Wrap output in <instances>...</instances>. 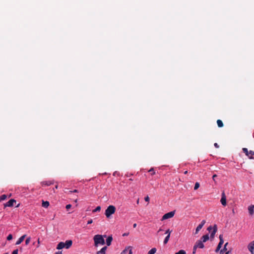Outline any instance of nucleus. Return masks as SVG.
<instances>
[{
    "instance_id": "obj_26",
    "label": "nucleus",
    "mask_w": 254,
    "mask_h": 254,
    "mask_svg": "<svg viewBox=\"0 0 254 254\" xmlns=\"http://www.w3.org/2000/svg\"><path fill=\"white\" fill-rule=\"evenodd\" d=\"M101 210V207L100 206H97L95 209L93 210V212H96L97 211H99Z\"/></svg>"
},
{
    "instance_id": "obj_18",
    "label": "nucleus",
    "mask_w": 254,
    "mask_h": 254,
    "mask_svg": "<svg viewBox=\"0 0 254 254\" xmlns=\"http://www.w3.org/2000/svg\"><path fill=\"white\" fill-rule=\"evenodd\" d=\"M209 239V236H208V234H206V235H203L201 238V240L202 242H206L207 240H208Z\"/></svg>"
},
{
    "instance_id": "obj_34",
    "label": "nucleus",
    "mask_w": 254,
    "mask_h": 254,
    "mask_svg": "<svg viewBox=\"0 0 254 254\" xmlns=\"http://www.w3.org/2000/svg\"><path fill=\"white\" fill-rule=\"evenodd\" d=\"M18 250L16 249L13 251L12 254H18Z\"/></svg>"
},
{
    "instance_id": "obj_47",
    "label": "nucleus",
    "mask_w": 254,
    "mask_h": 254,
    "mask_svg": "<svg viewBox=\"0 0 254 254\" xmlns=\"http://www.w3.org/2000/svg\"><path fill=\"white\" fill-rule=\"evenodd\" d=\"M227 245H228V243H226L225 244V245H224V249H226V246H227Z\"/></svg>"
},
{
    "instance_id": "obj_35",
    "label": "nucleus",
    "mask_w": 254,
    "mask_h": 254,
    "mask_svg": "<svg viewBox=\"0 0 254 254\" xmlns=\"http://www.w3.org/2000/svg\"><path fill=\"white\" fill-rule=\"evenodd\" d=\"M78 191L77 190H70L69 191V193H72V192H78Z\"/></svg>"
},
{
    "instance_id": "obj_31",
    "label": "nucleus",
    "mask_w": 254,
    "mask_h": 254,
    "mask_svg": "<svg viewBox=\"0 0 254 254\" xmlns=\"http://www.w3.org/2000/svg\"><path fill=\"white\" fill-rule=\"evenodd\" d=\"M12 239V235L11 234H9L8 235L7 237V240L8 241H10L11 240V239Z\"/></svg>"
},
{
    "instance_id": "obj_44",
    "label": "nucleus",
    "mask_w": 254,
    "mask_h": 254,
    "mask_svg": "<svg viewBox=\"0 0 254 254\" xmlns=\"http://www.w3.org/2000/svg\"><path fill=\"white\" fill-rule=\"evenodd\" d=\"M39 244H40V240L39 239H38V245L37 246V247H39Z\"/></svg>"
},
{
    "instance_id": "obj_22",
    "label": "nucleus",
    "mask_w": 254,
    "mask_h": 254,
    "mask_svg": "<svg viewBox=\"0 0 254 254\" xmlns=\"http://www.w3.org/2000/svg\"><path fill=\"white\" fill-rule=\"evenodd\" d=\"M219 240H220V242L219 243V244H220L221 245H222L224 243V240H223V235H220L219 236Z\"/></svg>"
},
{
    "instance_id": "obj_20",
    "label": "nucleus",
    "mask_w": 254,
    "mask_h": 254,
    "mask_svg": "<svg viewBox=\"0 0 254 254\" xmlns=\"http://www.w3.org/2000/svg\"><path fill=\"white\" fill-rule=\"evenodd\" d=\"M217 124L218 127H223V123L222 121L220 120H218L217 121Z\"/></svg>"
},
{
    "instance_id": "obj_25",
    "label": "nucleus",
    "mask_w": 254,
    "mask_h": 254,
    "mask_svg": "<svg viewBox=\"0 0 254 254\" xmlns=\"http://www.w3.org/2000/svg\"><path fill=\"white\" fill-rule=\"evenodd\" d=\"M199 186H200V185H199V183L196 182V183L195 184L194 187V190H196L197 189H198V188L199 187Z\"/></svg>"
},
{
    "instance_id": "obj_29",
    "label": "nucleus",
    "mask_w": 254,
    "mask_h": 254,
    "mask_svg": "<svg viewBox=\"0 0 254 254\" xmlns=\"http://www.w3.org/2000/svg\"><path fill=\"white\" fill-rule=\"evenodd\" d=\"M149 172L151 173V175H153L155 174V172L154 171V170L153 168H151L149 171Z\"/></svg>"
},
{
    "instance_id": "obj_12",
    "label": "nucleus",
    "mask_w": 254,
    "mask_h": 254,
    "mask_svg": "<svg viewBox=\"0 0 254 254\" xmlns=\"http://www.w3.org/2000/svg\"><path fill=\"white\" fill-rule=\"evenodd\" d=\"M43 186H49L54 184L53 181H43L41 183Z\"/></svg>"
},
{
    "instance_id": "obj_6",
    "label": "nucleus",
    "mask_w": 254,
    "mask_h": 254,
    "mask_svg": "<svg viewBox=\"0 0 254 254\" xmlns=\"http://www.w3.org/2000/svg\"><path fill=\"white\" fill-rule=\"evenodd\" d=\"M16 202V200L14 199H10L7 203L4 204V207H12L14 205V203Z\"/></svg>"
},
{
    "instance_id": "obj_52",
    "label": "nucleus",
    "mask_w": 254,
    "mask_h": 254,
    "mask_svg": "<svg viewBox=\"0 0 254 254\" xmlns=\"http://www.w3.org/2000/svg\"><path fill=\"white\" fill-rule=\"evenodd\" d=\"M188 173V171H186L185 172H184V174H187Z\"/></svg>"
},
{
    "instance_id": "obj_8",
    "label": "nucleus",
    "mask_w": 254,
    "mask_h": 254,
    "mask_svg": "<svg viewBox=\"0 0 254 254\" xmlns=\"http://www.w3.org/2000/svg\"><path fill=\"white\" fill-rule=\"evenodd\" d=\"M205 220H203L201 221V223L198 225L195 230V234H196L200 231V230L202 228L203 225L205 224Z\"/></svg>"
},
{
    "instance_id": "obj_15",
    "label": "nucleus",
    "mask_w": 254,
    "mask_h": 254,
    "mask_svg": "<svg viewBox=\"0 0 254 254\" xmlns=\"http://www.w3.org/2000/svg\"><path fill=\"white\" fill-rule=\"evenodd\" d=\"M113 240V238L112 236H109L107 237L106 242V244L108 246H110L111 245L112 241Z\"/></svg>"
},
{
    "instance_id": "obj_27",
    "label": "nucleus",
    "mask_w": 254,
    "mask_h": 254,
    "mask_svg": "<svg viewBox=\"0 0 254 254\" xmlns=\"http://www.w3.org/2000/svg\"><path fill=\"white\" fill-rule=\"evenodd\" d=\"M175 254H186V253L184 250H180L178 252L176 253Z\"/></svg>"
},
{
    "instance_id": "obj_4",
    "label": "nucleus",
    "mask_w": 254,
    "mask_h": 254,
    "mask_svg": "<svg viewBox=\"0 0 254 254\" xmlns=\"http://www.w3.org/2000/svg\"><path fill=\"white\" fill-rule=\"evenodd\" d=\"M175 213V211H170L168 213H167L163 216L161 220H164L168 219L169 218H172L174 216Z\"/></svg>"
},
{
    "instance_id": "obj_11",
    "label": "nucleus",
    "mask_w": 254,
    "mask_h": 254,
    "mask_svg": "<svg viewBox=\"0 0 254 254\" xmlns=\"http://www.w3.org/2000/svg\"><path fill=\"white\" fill-rule=\"evenodd\" d=\"M72 244V241L71 240H67L64 243V247L65 249H69Z\"/></svg>"
},
{
    "instance_id": "obj_13",
    "label": "nucleus",
    "mask_w": 254,
    "mask_h": 254,
    "mask_svg": "<svg viewBox=\"0 0 254 254\" xmlns=\"http://www.w3.org/2000/svg\"><path fill=\"white\" fill-rule=\"evenodd\" d=\"M107 249V247L105 246L103 247L100 251L96 253V254H106V252Z\"/></svg>"
},
{
    "instance_id": "obj_3",
    "label": "nucleus",
    "mask_w": 254,
    "mask_h": 254,
    "mask_svg": "<svg viewBox=\"0 0 254 254\" xmlns=\"http://www.w3.org/2000/svg\"><path fill=\"white\" fill-rule=\"evenodd\" d=\"M242 150L244 153H245L246 155L248 157V158L250 159H254L253 156L254 155V151L250 150L248 151V149L246 148H243Z\"/></svg>"
},
{
    "instance_id": "obj_7",
    "label": "nucleus",
    "mask_w": 254,
    "mask_h": 254,
    "mask_svg": "<svg viewBox=\"0 0 254 254\" xmlns=\"http://www.w3.org/2000/svg\"><path fill=\"white\" fill-rule=\"evenodd\" d=\"M248 249L252 254H254V241L248 245Z\"/></svg>"
},
{
    "instance_id": "obj_48",
    "label": "nucleus",
    "mask_w": 254,
    "mask_h": 254,
    "mask_svg": "<svg viewBox=\"0 0 254 254\" xmlns=\"http://www.w3.org/2000/svg\"><path fill=\"white\" fill-rule=\"evenodd\" d=\"M136 225H136V223H134V224H133V228H135V227H136Z\"/></svg>"
},
{
    "instance_id": "obj_42",
    "label": "nucleus",
    "mask_w": 254,
    "mask_h": 254,
    "mask_svg": "<svg viewBox=\"0 0 254 254\" xmlns=\"http://www.w3.org/2000/svg\"><path fill=\"white\" fill-rule=\"evenodd\" d=\"M217 177V175L216 174H214L213 175L212 179L214 181H215V177Z\"/></svg>"
},
{
    "instance_id": "obj_36",
    "label": "nucleus",
    "mask_w": 254,
    "mask_h": 254,
    "mask_svg": "<svg viewBox=\"0 0 254 254\" xmlns=\"http://www.w3.org/2000/svg\"><path fill=\"white\" fill-rule=\"evenodd\" d=\"M144 200H145V201L148 202L149 201V196H146L144 198Z\"/></svg>"
},
{
    "instance_id": "obj_57",
    "label": "nucleus",
    "mask_w": 254,
    "mask_h": 254,
    "mask_svg": "<svg viewBox=\"0 0 254 254\" xmlns=\"http://www.w3.org/2000/svg\"><path fill=\"white\" fill-rule=\"evenodd\" d=\"M77 199H76L75 200V202H77Z\"/></svg>"
},
{
    "instance_id": "obj_49",
    "label": "nucleus",
    "mask_w": 254,
    "mask_h": 254,
    "mask_svg": "<svg viewBox=\"0 0 254 254\" xmlns=\"http://www.w3.org/2000/svg\"><path fill=\"white\" fill-rule=\"evenodd\" d=\"M127 235H128L127 233H125V234H123V236H127Z\"/></svg>"
},
{
    "instance_id": "obj_39",
    "label": "nucleus",
    "mask_w": 254,
    "mask_h": 254,
    "mask_svg": "<svg viewBox=\"0 0 254 254\" xmlns=\"http://www.w3.org/2000/svg\"><path fill=\"white\" fill-rule=\"evenodd\" d=\"M226 249H224V248L222 250H220V253L221 254H223L224 251H226Z\"/></svg>"
},
{
    "instance_id": "obj_50",
    "label": "nucleus",
    "mask_w": 254,
    "mask_h": 254,
    "mask_svg": "<svg viewBox=\"0 0 254 254\" xmlns=\"http://www.w3.org/2000/svg\"><path fill=\"white\" fill-rule=\"evenodd\" d=\"M163 230L162 229H160L158 231V233H159V232L162 231Z\"/></svg>"
},
{
    "instance_id": "obj_46",
    "label": "nucleus",
    "mask_w": 254,
    "mask_h": 254,
    "mask_svg": "<svg viewBox=\"0 0 254 254\" xmlns=\"http://www.w3.org/2000/svg\"><path fill=\"white\" fill-rule=\"evenodd\" d=\"M128 254H132V250H131V249L129 250Z\"/></svg>"
},
{
    "instance_id": "obj_58",
    "label": "nucleus",
    "mask_w": 254,
    "mask_h": 254,
    "mask_svg": "<svg viewBox=\"0 0 254 254\" xmlns=\"http://www.w3.org/2000/svg\"><path fill=\"white\" fill-rule=\"evenodd\" d=\"M20 251H22V248H20Z\"/></svg>"
},
{
    "instance_id": "obj_28",
    "label": "nucleus",
    "mask_w": 254,
    "mask_h": 254,
    "mask_svg": "<svg viewBox=\"0 0 254 254\" xmlns=\"http://www.w3.org/2000/svg\"><path fill=\"white\" fill-rule=\"evenodd\" d=\"M222 247V245H221L220 244H218L216 249L215 250V252L217 253L220 249V248Z\"/></svg>"
},
{
    "instance_id": "obj_16",
    "label": "nucleus",
    "mask_w": 254,
    "mask_h": 254,
    "mask_svg": "<svg viewBox=\"0 0 254 254\" xmlns=\"http://www.w3.org/2000/svg\"><path fill=\"white\" fill-rule=\"evenodd\" d=\"M26 235H24L22 236L21 237H20L18 239V240H17V241L16 242V245H18L20 244L24 240L25 238L26 237Z\"/></svg>"
},
{
    "instance_id": "obj_30",
    "label": "nucleus",
    "mask_w": 254,
    "mask_h": 254,
    "mask_svg": "<svg viewBox=\"0 0 254 254\" xmlns=\"http://www.w3.org/2000/svg\"><path fill=\"white\" fill-rule=\"evenodd\" d=\"M30 240H31L30 237L27 238L25 241V245H28L29 244Z\"/></svg>"
},
{
    "instance_id": "obj_54",
    "label": "nucleus",
    "mask_w": 254,
    "mask_h": 254,
    "mask_svg": "<svg viewBox=\"0 0 254 254\" xmlns=\"http://www.w3.org/2000/svg\"><path fill=\"white\" fill-rule=\"evenodd\" d=\"M55 188L57 189L58 188V185L56 186Z\"/></svg>"
},
{
    "instance_id": "obj_17",
    "label": "nucleus",
    "mask_w": 254,
    "mask_h": 254,
    "mask_svg": "<svg viewBox=\"0 0 254 254\" xmlns=\"http://www.w3.org/2000/svg\"><path fill=\"white\" fill-rule=\"evenodd\" d=\"M65 248L64 247V242H60L58 245H57V249L58 250H61V249H62L63 248Z\"/></svg>"
},
{
    "instance_id": "obj_23",
    "label": "nucleus",
    "mask_w": 254,
    "mask_h": 254,
    "mask_svg": "<svg viewBox=\"0 0 254 254\" xmlns=\"http://www.w3.org/2000/svg\"><path fill=\"white\" fill-rule=\"evenodd\" d=\"M170 237V235H167L166 237V238H165L164 242H163L164 244H166L168 242Z\"/></svg>"
},
{
    "instance_id": "obj_51",
    "label": "nucleus",
    "mask_w": 254,
    "mask_h": 254,
    "mask_svg": "<svg viewBox=\"0 0 254 254\" xmlns=\"http://www.w3.org/2000/svg\"><path fill=\"white\" fill-rule=\"evenodd\" d=\"M136 203L137 204L139 203V198H138V199L137 200Z\"/></svg>"
},
{
    "instance_id": "obj_5",
    "label": "nucleus",
    "mask_w": 254,
    "mask_h": 254,
    "mask_svg": "<svg viewBox=\"0 0 254 254\" xmlns=\"http://www.w3.org/2000/svg\"><path fill=\"white\" fill-rule=\"evenodd\" d=\"M220 201H221V204L223 206H226V204H227L226 196L225 195L224 191H223L222 193V197H221Z\"/></svg>"
},
{
    "instance_id": "obj_33",
    "label": "nucleus",
    "mask_w": 254,
    "mask_h": 254,
    "mask_svg": "<svg viewBox=\"0 0 254 254\" xmlns=\"http://www.w3.org/2000/svg\"><path fill=\"white\" fill-rule=\"evenodd\" d=\"M196 249H197V248L194 245L193 248V251H192L193 254H195Z\"/></svg>"
},
{
    "instance_id": "obj_2",
    "label": "nucleus",
    "mask_w": 254,
    "mask_h": 254,
    "mask_svg": "<svg viewBox=\"0 0 254 254\" xmlns=\"http://www.w3.org/2000/svg\"><path fill=\"white\" fill-rule=\"evenodd\" d=\"M116 211V207L113 205L109 206L105 210V214L107 218H109Z\"/></svg>"
},
{
    "instance_id": "obj_9",
    "label": "nucleus",
    "mask_w": 254,
    "mask_h": 254,
    "mask_svg": "<svg viewBox=\"0 0 254 254\" xmlns=\"http://www.w3.org/2000/svg\"><path fill=\"white\" fill-rule=\"evenodd\" d=\"M203 243L201 240H198L195 243L194 246L197 248L203 249L204 247Z\"/></svg>"
},
{
    "instance_id": "obj_55",
    "label": "nucleus",
    "mask_w": 254,
    "mask_h": 254,
    "mask_svg": "<svg viewBox=\"0 0 254 254\" xmlns=\"http://www.w3.org/2000/svg\"><path fill=\"white\" fill-rule=\"evenodd\" d=\"M19 205H20V204L19 203V204H18V205L16 207H19Z\"/></svg>"
},
{
    "instance_id": "obj_56",
    "label": "nucleus",
    "mask_w": 254,
    "mask_h": 254,
    "mask_svg": "<svg viewBox=\"0 0 254 254\" xmlns=\"http://www.w3.org/2000/svg\"><path fill=\"white\" fill-rule=\"evenodd\" d=\"M229 252L228 251V252H227L225 254H229Z\"/></svg>"
},
{
    "instance_id": "obj_45",
    "label": "nucleus",
    "mask_w": 254,
    "mask_h": 254,
    "mask_svg": "<svg viewBox=\"0 0 254 254\" xmlns=\"http://www.w3.org/2000/svg\"><path fill=\"white\" fill-rule=\"evenodd\" d=\"M55 254H62V252H57Z\"/></svg>"
},
{
    "instance_id": "obj_19",
    "label": "nucleus",
    "mask_w": 254,
    "mask_h": 254,
    "mask_svg": "<svg viewBox=\"0 0 254 254\" xmlns=\"http://www.w3.org/2000/svg\"><path fill=\"white\" fill-rule=\"evenodd\" d=\"M49 202L48 201H44L42 200V205L43 207L45 208H47L49 206Z\"/></svg>"
},
{
    "instance_id": "obj_1",
    "label": "nucleus",
    "mask_w": 254,
    "mask_h": 254,
    "mask_svg": "<svg viewBox=\"0 0 254 254\" xmlns=\"http://www.w3.org/2000/svg\"><path fill=\"white\" fill-rule=\"evenodd\" d=\"M93 239L94 242V246L96 247H98L99 245H104L105 244L103 236L102 235H95L93 237Z\"/></svg>"
},
{
    "instance_id": "obj_37",
    "label": "nucleus",
    "mask_w": 254,
    "mask_h": 254,
    "mask_svg": "<svg viewBox=\"0 0 254 254\" xmlns=\"http://www.w3.org/2000/svg\"><path fill=\"white\" fill-rule=\"evenodd\" d=\"M71 207V204H67V205H66L65 207H66V209H68L70 208Z\"/></svg>"
},
{
    "instance_id": "obj_38",
    "label": "nucleus",
    "mask_w": 254,
    "mask_h": 254,
    "mask_svg": "<svg viewBox=\"0 0 254 254\" xmlns=\"http://www.w3.org/2000/svg\"><path fill=\"white\" fill-rule=\"evenodd\" d=\"M127 249H126L125 250H124L121 253V254H126L127 253Z\"/></svg>"
},
{
    "instance_id": "obj_53",
    "label": "nucleus",
    "mask_w": 254,
    "mask_h": 254,
    "mask_svg": "<svg viewBox=\"0 0 254 254\" xmlns=\"http://www.w3.org/2000/svg\"><path fill=\"white\" fill-rule=\"evenodd\" d=\"M103 238L104 239V238H106L107 237V236L106 235H103Z\"/></svg>"
},
{
    "instance_id": "obj_10",
    "label": "nucleus",
    "mask_w": 254,
    "mask_h": 254,
    "mask_svg": "<svg viewBox=\"0 0 254 254\" xmlns=\"http://www.w3.org/2000/svg\"><path fill=\"white\" fill-rule=\"evenodd\" d=\"M248 209L250 215L253 216L254 214V205H250L248 207Z\"/></svg>"
},
{
    "instance_id": "obj_43",
    "label": "nucleus",
    "mask_w": 254,
    "mask_h": 254,
    "mask_svg": "<svg viewBox=\"0 0 254 254\" xmlns=\"http://www.w3.org/2000/svg\"><path fill=\"white\" fill-rule=\"evenodd\" d=\"M212 227L211 226H209L207 228V230L210 231L212 229Z\"/></svg>"
},
{
    "instance_id": "obj_21",
    "label": "nucleus",
    "mask_w": 254,
    "mask_h": 254,
    "mask_svg": "<svg viewBox=\"0 0 254 254\" xmlns=\"http://www.w3.org/2000/svg\"><path fill=\"white\" fill-rule=\"evenodd\" d=\"M156 252V249L154 248L151 249L148 253V254H154Z\"/></svg>"
},
{
    "instance_id": "obj_14",
    "label": "nucleus",
    "mask_w": 254,
    "mask_h": 254,
    "mask_svg": "<svg viewBox=\"0 0 254 254\" xmlns=\"http://www.w3.org/2000/svg\"><path fill=\"white\" fill-rule=\"evenodd\" d=\"M217 226L216 225H215L213 228V231L211 232V235H210L211 238H212V239L214 238V237L215 236V233L217 232Z\"/></svg>"
},
{
    "instance_id": "obj_41",
    "label": "nucleus",
    "mask_w": 254,
    "mask_h": 254,
    "mask_svg": "<svg viewBox=\"0 0 254 254\" xmlns=\"http://www.w3.org/2000/svg\"><path fill=\"white\" fill-rule=\"evenodd\" d=\"M214 146L216 147V148H219V145L217 143H215L214 144Z\"/></svg>"
},
{
    "instance_id": "obj_24",
    "label": "nucleus",
    "mask_w": 254,
    "mask_h": 254,
    "mask_svg": "<svg viewBox=\"0 0 254 254\" xmlns=\"http://www.w3.org/2000/svg\"><path fill=\"white\" fill-rule=\"evenodd\" d=\"M7 198L5 194H2L0 196V201L5 200Z\"/></svg>"
},
{
    "instance_id": "obj_40",
    "label": "nucleus",
    "mask_w": 254,
    "mask_h": 254,
    "mask_svg": "<svg viewBox=\"0 0 254 254\" xmlns=\"http://www.w3.org/2000/svg\"><path fill=\"white\" fill-rule=\"evenodd\" d=\"M92 222H93L92 219H90L88 221L87 224H90L92 223Z\"/></svg>"
},
{
    "instance_id": "obj_32",
    "label": "nucleus",
    "mask_w": 254,
    "mask_h": 254,
    "mask_svg": "<svg viewBox=\"0 0 254 254\" xmlns=\"http://www.w3.org/2000/svg\"><path fill=\"white\" fill-rule=\"evenodd\" d=\"M172 232V230H170V229H168L165 232L166 234H168L167 235H170L171 233Z\"/></svg>"
}]
</instances>
